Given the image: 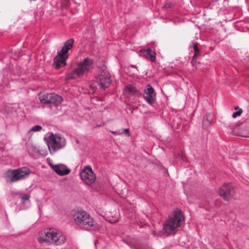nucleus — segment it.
Returning a JSON list of instances; mask_svg holds the SVG:
<instances>
[{
	"mask_svg": "<svg viewBox=\"0 0 249 249\" xmlns=\"http://www.w3.org/2000/svg\"><path fill=\"white\" fill-rule=\"evenodd\" d=\"M193 48L195 51V54H194L193 57L195 58L197 54L199 53V50L197 47V44L195 43L193 46Z\"/></svg>",
	"mask_w": 249,
	"mask_h": 249,
	"instance_id": "obj_21",
	"label": "nucleus"
},
{
	"mask_svg": "<svg viewBox=\"0 0 249 249\" xmlns=\"http://www.w3.org/2000/svg\"><path fill=\"white\" fill-rule=\"evenodd\" d=\"M73 78H74V76L73 75L72 76L68 77L67 79H69Z\"/></svg>",
	"mask_w": 249,
	"mask_h": 249,
	"instance_id": "obj_26",
	"label": "nucleus"
},
{
	"mask_svg": "<svg viewBox=\"0 0 249 249\" xmlns=\"http://www.w3.org/2000/svg\"><path fill=\"white\" fill-rule=\"evenodd\" d=\"M120 131H121V133H122V134L124 133L125 135H126L127 136L129 135V130L127 128L123 129L120 130Z\"/></svg>",
	"mask_w": 249,
	"mask_h": 249,
	"instance_id": "obj_22",
	"label": "nucleus"
},
{
	"mask_svg": "<svg viewBox=\"0 0 249 249\" xmlns=\"http://www.w3.org/2000/svg\"><path fill=\"white\" fill-rule=\"evenodd\" d=\"M66 1V3H67L68 2V0H65Z\"/></svg>",
	"mask_w": 249,
	"mask_h": 249,
	"instance_id": "obj_28",
	"label": "nucleus"
},
{
	"mask_svg": "<svg viewBox=\"0 0 249 249\" xmlns=\"http://www.w3.org/2000/svg\"><path fill=\"white\" fill-rule=\"evenodd\" d=\"M22 199L23 200H26L29 199V196L28 195H25L23 196H22Z\"/></svg>",
	"mask_w": 249,
	"mask_h": 249,
	"instance_id": "obj_25",
	"label": "nucleus"
},
{
	"mask_svg": "<svg viewBox=\"0 0 249 249\" xmlns=\"http://www.w3.org/2000/svg\"><path fill=\"white\" fill-rule=\"evenodd\" d=\"M238 109V110L236 111L235 112H234L232 115V117L234 118L237 117V116H240L242 113L243 111L241 108H239L238 107H235V109Z\"/></svg>",
	"mask_w": 249,
	"mask_h": 249,
	"instance_id": "obj_20",
	"label": "nucleus"
},
{
	"mask_svg": "<svg viewBox=\"0 0 249 249\" xmlns=\"http://www.w3.org/2000/svg\"><path fill=\"white\" fill-rule=\"evenodd\" d=\"M241 137H249V124L243 123L241 124Z\"/></svg>",
	"mask_w": 249,
	"mask_h": 249,
	"instance_id": "obj_15",
	"label": "nucleus"
},
{
	"mask_svg": "<svg viewBox=\"0 0 249 249\" xmlns=\"http://www.w3.org/2000/svg\"><path fill=\"white\" fill-rule=\"evenodd\" d=\"M74 40L70 39L64 44L61 51L57 53V55L54 58L53 66L56 69L65 67L66 65V60L69 57L68 51L73 46Z\"/></svg>",
	"mask_w": 249,
	"mask_h": 249,
	"instance_id": "obj_4",
	"label": "nucleus"
},
{
	"mask_svg": "<svg viewBox=\"0 0 249 249\" xmlns=\"http://www.w3.org/2000/svg\"><path fill=\"white\" fill-rule=\"evenodd\" d=\"M183 220L182 212L178 210L175 211L163 224V233L167 236L175 233Z\"/></svg>",
	"mask_w": 249,
	"mask_h": 249,
	"instance_id": "obj_2",
	"label": "nucleus"
},
{
	"mask_svg": "<svg viewBox=\"0 0 249 249\" xmlns=\"http://www.w3.org/2000/svg\"><path fill=\"white\" fill-rule=\"evenodd\" d=\"M110 132L112 134H115L117 135H122V133H121V131H120V130L117 131H110Z\"/></svg>",
	"mask_w": 249,
	"mask_h": 249,
	"instance_id": "obj_24",
	"label": "nucleus"
},
{
	"mask_svg": "<svg viewBox=\"0 0 249 249\" xmlns=\"http://www.w3.org/2000/svg\"><path fill=\"white\" fill-rule=\"evenodd\" d=\"M143 96L149 104L152 105L155 102L156 95L154 89L150 85H148L144 89Z\"/></svg>",
	"mask_w": 249,
	"mask_h": 249,
	"instance_id": "obj_13",
	"label": "nucleus"
},
{
	"mask_svg": "<svg viewBox=\"0 0 249 249\" xmlns=\"http://www.w3.org/2000/svg\"><path fill=\"white\" fill-rule=\"evenodd\" d=\"M153 234H154V236H156V233L155 231L153 232Z\"/></svg>",
	"mask_w": 249,
	"mask_h": 249,
	"instance_id": "obj_27",
	"label": "nucleus"
},
{
	"mask_svg": "<svg viewBox=\"0 0 249 249\" xmlns=\"http://www.w3.org/2000/svg\"><path fill=\"white\" fill-rule=\"evenodd\" d=\"M81 179L85 184L91 185L95 182L96 176L89 166L85 167L81 171Z\"/></svg>",
	"mask_w": 249,
	"mask_h": 249,
	"instance_id": "obj_11",
	"label": "nucleus"
},
{
	"mask_svg": "<svg viewBox=\"0 0 249 249\" xmlns=\"http://www.w3.org/2000/svg\"><path fill=\"white\" fill-rule=\"evenodd\" d=\"M210 117V115H207L203 119L202 124L204 129H207L210 125L211 121L209 118Z\"/></svg>",
	"mask_w": 249,
	"mask_h": 249,
	"instance_id": "obj_18",
	"label": "nucleus"
},
{
	"mask_svg": "<svg viewBox=\"0 0 249 249\" xmlns=\"http://www.w3.org/2000/svg\"><path fill=\"white\" fill-rule=\"evenodd\" d=\"M42 129V127L41 125H36L34 126H33L29 131V133L32 132H39L40 130H41Z\"/></svg>",
	"mask_w": 249,
	"mask_h": 249,
	"instance_id": "obj_19",
	"label": "nucleus"
},
{
	"mask_svg": "<svg viewBox=\"0 0 249 249\" xmlns=\"http://www.w3.org/2000/svg\"><path fill=\"white\" fill-rule=\"evenodd\" d=\"M37 240L39 243L48 246H60L65 242L66 237L60 230L49 228L39 233Z\"/></svg>",
	"mask_w": 249,
	"mask_h": 249,
	"instance_id": "obj_1",
	"label": "nucleus"
},
{
	"mask_svg": "<svg viewBox=\"0 0 249 249\" xmlns=\"http://www.w3.org/2000/svg\"><path fill=\"white\" fill-rule=\"evenodd\" d=\"M125 91L126 93L132 95L138 94V92L136 89L130 85L128 86L125 88Z\"/></svg>",
	"mask_w": 249,
	"mask_h": 249,
	"instance_id": "obj_16",
	"label": "nucleus"
},
{
	"mask_svg": "<svg viewBox=\"0 0 249 249\" xmlns=\"http://www.w3.org/2000/svg\"><path fill=\"white\" fill-rule=\"evenodd\" d=\"M140 53L146 58L150 60L152 62H154L156 60L155 53L150 48H148L147 49L141 50Z\"/></svg>",
	"mask_w": 249,
	"mask_h": 249,
	"instance_id": "obj_14",
	"label": "nucleus"
},
{
	"mask_svg": "<svg viewBox=\"0 0 249 249\" xmlns=\"http://www.w3.org/2000/svg\"><path fill=\"white\" fill-rule=\"evenodd\" d=\"M75 223L86 230H96L98 225L93 218L85 211H77L73 215Z\"/></svg>",
	"mask_w": 249,
	"mask_h": 249,
	"instance_id": "obj_3",
	"label": "nucleus"
},
{
	"mask_svg": "<svg viewBox=\"0 0 249 249\" xmlns=\"http://www.w3.org/2000/svg\"><path fill=\"white\" fill-rule=\"evenodd\" d=\"M47 144L51 155L63 149L66 144V139L59 134L51 133L47 138Z\"/></svg>",
	"mask_w": 249,
	"mask_h": 249,
	"instance_id": "obj_5",
	"label": "nucleus"
},
{
	"mask_svg": "<svg viewBox=\"0 0 249 249\" xmlns=\"http://www.w3.org/2000/svg\"><path fill=\"white\" fill-rule=\"evenodd\" d=\"M30 173V170L29 168L22 167L15 170H9L6 172V175L10 178V181L14 182L23 179Z\"/></svg>",
	"mask_w": 249,
	"mask_h": 249,
	"instance_id": "obj_6",
	"label": "nucleus"
},
{
	"mask_svg": "<svg viewBox=\"0 0 249 249\" xmlns=\"http://www.w3.org/2000/svg\"><path fill=\"white\" fill-rule=\"evenodd\" d=\"M39 99L42 104H53L58 105L62 102L61 96L55 93L40 94Z\"/></svg>",
	"mask_w": 249,
	"mask_h": 249,
	"instance_id": "obj_9",
	"label": "nucleus"
},
{
	"mask_svg": "<svg viewBox=\"0 0 249 249\" xmlns=\"http://www.w3.org/2000/svg\"><path fill=\"white\" fill-rule=\"evenodd\" d=\"M219 195L225 201H229L233 197L234 190L231 183H224L219 189Z\"/></svg>",
	"mask_w": 249,
	"mask_h": 249,
	"instance_id": "obj_10",
	"label": "nucleus"
},
{
	"mask_svg": "<svg viewBox=\"0 0 249 249\" xmlns=\"http://www.w3.org/2000/svg\"><path fill=\"white\" fill-rule=\"evenodd\" d=\"M93 60L89 58H85L82 61L77 63V67L74 71L73 75L81 76L88 72L92 68Z\"/></svg>",
	"mask_w": 249,
	"mask_h": 249,
	"instance_id": "obj_8",
	"label": "nucleus"
},
{
	"mask_svg": "<svg viewBox=\"0 0 249 249\" xmlns=\"http://www.w3.org/2000/svg\"><path fill=\"white\" fill-rule=\"evenodd\" d=\"M96 79L100 88L105 89L109 86L111 82L110 74L106 67L103 66L99 69Z\"/></svg>",
	"mask_w": 249,
	"mask_h": 249,
	"instance_id": "obj_7",
	"label": "nucleus"
},
{
	"mask_svg": "<svg viewBox=\"0 0 249 249\" xmlns=\"http://www.w3.org/2000/svg\"><path fill=\"white\" fill-rule=\"evenodd\" d=\"M173 4L171 3H169V2H168V3H166L163 6V8H165V9H167V8H171L173 6Z\"/></svg>",
	"mask_w": 249,
	"mask_h": 249,
	"instance_id": "obj_23",
	"label": "nucleus"
},
{
	"mask_svg": "<svg viewBox=\"0 0 249 249\" xmlns=\"http://www.w3.org/2000/svg\"><path fill=\"white\" fill-rule=\"evenodd\" d=\"M50 165L52 168L53 170L56 172L58 175L64 176L68 175L71 172L70 169H69L65 165L62 164H58L53 165L51 163H49Z\"/></svg>",
	"mask_w": 249,
	"mask_h": 249,
	"instance_id": "obj_12",
	"label": "nucleus"
},
{
	"mask_svg": "<svg viewBox=\"0 0 249 249\" xmlns=\"http://www.w3.org/2000/svg\"><path fill=\"white\" fill-rule=\"evenodd\" d=\"M241 124L235 126L233 128L231 131V134L233 135L238 136L241 137Z\"/></svg>",
	"mask_w": 249,
	"mask_h": 249,
	"instance_id": "obj_17",
	"label": "nucleus"
}]
</instances>
